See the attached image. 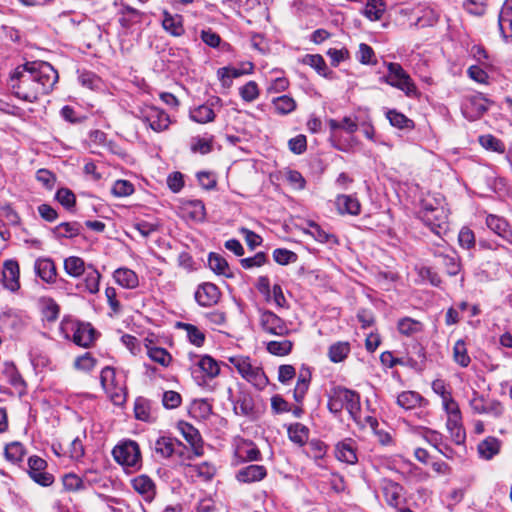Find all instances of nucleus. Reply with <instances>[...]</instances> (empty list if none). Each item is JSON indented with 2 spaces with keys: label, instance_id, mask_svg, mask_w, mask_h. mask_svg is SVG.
Here are the masks:
<instances>
[{
  "label": "nucleus",
  "instance_id": "nucleus-1",
  "mask_svg": "<svg viewBox=\"0 0 512 512\" xmlns=\"http://www.w3.org/2000/svg\"><path fill=\"white\" fill-rule=\"evenodd\" d=\"M57 81L58 73L50 63L30 61L15 69L9 85L15 97L34 103L49 94Z\"/></svg>",
  "mask_w": 512,
  "mask_h": 512
},
{
  "label": "nucleus",
  "instance_id": "nucleus-2",
  "mask_svg": "<svg viewBox=\"0 0 512 512\" xmlns=\"http://www.w3.org/2000/svg\"><path fill=\"white\" fill-rule=\"evenodd\" d=\"M329 141L331 145L342 152H350L353 148V134L358 130V118L345 116L341 120L329 119Z\"/></svg>",
  "mask_w": 512,
  "mask_h": 512
},
{
  "label": "nucleus",
  "instance_id": "nucleus-3",
  "mask_svg": "<svg viewBox=\"0 0 512 512\" xmlns=\"http://www.w3.org/2000/svg\"><path fill=\"white\" fill-rule=\"evenodd\" d=\"M327 406L333 414H339L343 409H346L354 420L360 417V396L357 392L348 388L341 386L333 388Z\"/></svg>",
  "mask_w": 512,
  "mask_h": 512
},
{
  "label": "nucleus",
  "instance_id": "nucleus-4",
  "mask_svg": "<svg viewBox=\"0 0 512 512\" xmlns=\"http://www.w3.org/2000/svg\"><path fill=\"white\" fill-rule=\"evenodd\" d=\"M230 362L241 377L252 384L256 389L263 390L268 385L269 380L262 367L253 363L249 357H231Z\"/></svg>",
  "mask_w": 512,
  "mask_h": 512
},
{
  "label": "nucleus",
  "instance_id": "nucleus-5",
  "mask_svg": "<svg viewBox=\"0 0 512 512\" xmlns=\"http://www.w3.org/2000/svg\"><path fill=\"white\" fill-rule=\"evenodd\" d=\"M387 70V74L382 78L384 82L403 91L408 97L417 95L415 83L399 63H387Z\"/></svg>",
  "mask_w": 512,
  "mask_h": 512
},
{
  "label": "nucleus",
  "instance_id": "nucleus-6",
  "mask_svg": "<svg viewBox=\"0 0 512 512\" xmlns=\"http://www.w3.org/2000/svg\"><path fill=\"white\" fill-rule=\"evenodd\" d=\"M419 217L436 235L447 230V214L441 206H434L430 201L423 200Z\"/></svg>",
  "mask_w": 512,
  "mask_h": 512
},
{
  "label": "nucleus",
  "instance_id": "nucleus-7",
  "mask_svg": "<svg viewBox=\"0 0 512 512\" xmlns=\"http://www.w3.org/2000/svg\"><path fill=\"white\" fill-rule=\"evenodd\" d=\"M136 117L158 133L167 130L171 124L170 116L163 109L153 105L139 107Z\"/></svg>",
  "mask_w": 512,
  "mask_h": 512
},
{
  "label": "nucleus",
  "instance_id": "nucleus-8",
  "mask_svg": "<svg viewBox=\"0 0 512 512\" xmlns=\"http://www.w3.org/2000/svg\"><path fill=\"white\" fill-rule=\"evenodd\" d=\"M114 460L126 467H138L141 461L139 445L132 440L116 445L112 450Z\"/></svg>",
  "mask_w": 512,
  "mask_h": 512
},
{
  "label": "nucleus",
  "instance_id": "nucleus-9",
  "mask_svg": "<svg viewBox=\"0 0 512 512\" xmlns=\"http://www.w3.org/2000/svg\"><path fill=\"white\" fill-rule=\"evenodd\" d=\"M259 324L262 330L270 335L284 337L291 331L286 321L270 310L260 311Z\"/></svg>",
  "mask_w": 512,
  "mask_h": 512
},
{
  "label": "nucleus",
  "instance_id": "nucleus-10",
  "mask_svg": "<svg viewBox=\"0 0 512 512\" xmlns=\"http://www.w3.org/2000/svg\"><path fill=\"white\" fill-rule=\"evenodd\" d=\"M469 405L475 414H486L496 419L504 413V407L498 400H486L477 391H473Z\"/></svg>",
  "mask_w": 512,
  "mask_h": 512
},
{
  "label": "nucleus",
  "instance_id": "nucleus-11",
  "mask_svg": "<svg viewBox=\"0 0 512 512\" xmlns=\"http://www.w3.org/2000/svg\"><path fill=\"white\" fill-rule=\"evenodd\" d=\"M47 462L39 456H31L28 459V474L37 484L48 487L53 484L54 476L45 471Z\"/></svg>",
  "mask_w": 512,
  "mask_h": 512
},
{
  "label": "nucleus",
  "instance_id": "nucleus-12",
  "mask_svg": "<svg viewBox=\"0 0 512 512\" xmlns=\"http://www.w3.org/2000/svg\"><path fill=\"white\" fill-rule=\"evenodd\" d=\"M490 101L478 93L466 98L462 105V113L468 120L479 119L489 107Z\"/></svg>",
  "mask_w": 512,
  "mask_h": 512
},
{
  "label": "nucleus",
  "instance_id": "nucleus-13",
  "mask_svg": "<svg viewBox=\"0 0 512 512\" xmlns=\"http://www.w3.org/2000/svg\"><path fill=\"white\" fill-rule=\"evenodd\" d=\"M184 446L176 438L170 436L159 437L154 444V451L161 458H169L174 454H182Z\"/></svg>",
  "mask_w": 512,
  "mask_h": 512
},
{
  "label": "nucleus",
  "instance_id": "nucleus-14",
  "mask_svg": "<svg viewBox=\"0 0 512 512\" xmlns=\"http://www.w3.org/2000/svg\"><path fill=\"white\" fill-rule=\"evenodd\" d=\"M219 288L210 282L198 286L195 292V300L200 306L210 307L218 303L220 299Z\"/></svg>",
  "mask_w": 512,
  "mask_h": 512
},
{
  "label": "nucleus",
  "instance_id": "nucleus-15",
  "mask_svg": "<svg viewBox=\"0 0 512 512\" xmlns=\"http://www.w3.org/2000/svg\"><path fill=\"white\" fill-rule=\"evenodd\" d=\"M114 6L117 8V14L120 15L118 21L123 28H129L134 23L140 22L143 13L136 8L124 3L122 0H115Z\"/></svg>",
  "mask_w": 512,
  "mask_h": 512
},
{
  "label": "nucleus",
  "instance_id": "nucleus-16",
  "mask_svg": "<svg viewBox=\"0 0 512 512\" xmlns=\"http://www.w3.org/2000/svg\"><path fill=\"white\" fill-rule=\"evenodd\" d=\"M72 339L76 345L88 348L96 339V330L90 323L78 322L73 327Z\"/></svg>",
  "mask_w": 512,
  "mask_h": 512
},
{
  "label": "nucleus",
  "instance_id": "nucleus-17",
  "mask_svg": "<svg viewBox=\"0 0 512 512\" xmlns=\"http://www.w3.org/2000/svg\"><path fill=\"white\" fill-rule=\"evenodd\" d=\"M380 488L389 506L397 508L401 504L403 487L400 484L390 479H382Z\"/></svg>",
  "mask_w": 512,
  "mask_h": 512
},
{
  "label": "nucleus",
  "instance_id": "nucleus-18",
  "mask_svg": "<svg viewBox=\"0 0 512 512\" xmlns=\"http://www.w3.org/2000/svg\"><path fill=\"white\" fill-rule=\"evenodd\" d=\"M486 225L492 232L512 246V230L509 223L504 218L489 214L486 217Z\"/></svg>",
  "mask_w": 512,
  "mask_h": 512
},
{
  "label": "nucleus",
  "instance_id": "nucleus-19",
  "mask_svg": "<svg viewBox=\"0 0 512 512\" xmlns=\"http://www.w3.org/2000/svg\"><path fill=\"white\" fill-rule=\"evenodd\" d=\"M267 476V469L263 465L251 464L239 469L235 478L240 483H254L263 480Z\"/></svg>",
  "mask_w": 512,
  "mask_h": 512
},
{
  "label": "nucleus",
  "instance_id": "nucleus-20",
  "mask_svg": "<svg viewBox=\"0 0 512 512\" xmlns=\"http://www.w3.org/2000/svg\"><path fill=\"white\" fill-rule=\"evenodd\" d=\"M502 447V441L494 436H488L477 445V453L479 458L489 461L497 456Z\"/></svg>",
  "mask_w": 512,
  "mask_h": 512
},
{
  "label": "nucleus",
  "instance_id": "nucleus-21",
  "mask_svg": "<svg viewBox=\"0 0 512 512\" xmlns=\"http://www.w3.org/2000/svg\"><path fill=\"white\" fill-rule=\"evenodd\" d=\"M335 457L337 460L346 464H356L358 462V457L354 441L348 438L338 442L335 446Z\"/></svg>",
  "mask_w": 512,
  "mask_h": 512
},
{
  "label": "nucleus",
  "instance_id": "nucleus-22",
  "mask_svg": "<svg viewBox=\"0 0 512 512\" xmlns=\"http://www.w3.org/2000/svg\"><path fill=\"white\" fill-rule=\"evenodd\" d=\"M434 256L441 259V264L449 276H456L461 271V261L458 254L449 250L448 252L436 250Z\"/></svg>",
  "mask_w": 512,
  "mask_h": 512
},
{
  "label": "nucleus",
  "instance_id": "nucleus-23",
  "mask_svg": "<svg viewBox=\"0 0 512 512\" xmlns=\"http://www.w3.org/2000/svg\"><path fill=\"white\" fill-rule=\"evenodd\" d=\"M182 216L195 222H203L206 218L205 205L201 200H188L181 206Z\"/></svg>",
  "mask_w": 512,
  "mask_h": 512
},
{
  "label": "nucleus",
  "instance_id": "nucleus-24",
  "mask_svg": "<svg viewBox=\"0 0 512 512\" xmlns=\"http://www.w3.org/2000/svg\"><path fill=\"white\" fill-rule=\"evenodd\" d=\"M234 411L238 415L255 417L256 410L252 395L246 391H240L234 403Z\"/></svg>",
  "mask_w": 512,
  "mask_h": 512
},
{
  "label": "nucleus",
  "instance_id": "nucleus-25",
  "mask_svg": "<svg viewBox=\"0 0 512 512\" xmlns=\"http://www.w3.org/2000/svg\"><path fill=\"white\" fill-rule=\"evenodd\" d=\"M335 203L340 214L357 216L361 212V204L353 195H338Z\"/></svg>",
  "mask_w": 512,
  "mask_h": 512
},
{
  "label": "nucleus",
  "instance_id": "nucleus-26",
  "mask_svg": "<svg viewBox=\"0 0 512 512\" xmlns=\"http://www.w3.org/2000/svg\"><path fill=\"white\" fill-rule=\"evenodd\" d=\"M84 274L85 278L83 282L77 284V289L88 292L89 294H97L99 292L101 274L91 265L88 266Z\"/></svg>",
  "mask_w": 512,
  "mask_h": 512
},
{
  "label": "nucleus",
  "instance_id": "nucleus-27",
  "mask_svg": "<svg viewBox=\"0 0 512 512\" xmlns=\"http://www.w3.org/2000/svg\"><path fill=\"white\" fill-rule=\"evenodd\" d=\"M162 27L174 37L182 36L185 32L182 16L168 11L163 12Z\"/></svg>",
  "mask_w": 512,
  "mask_h": 512
},
{
  "label": "nucleus",
  "instance_id": "nucleus-28",
  "mask_svg": "<svg viewBox=\"0 0 512 512\" xmlns=\"http://www.w3.org/2000/svg\"><path fill=\"white\" fill-rule=\"evenodd\" d=\"M132 486L146 501H152L155 497V484L146 475H139L132 480Z\"/></svg>",
  "mask_w": 512,
  "mask_h": 512
},
{
  "label": "nucleus",
  "instance_id": "nucleus-29",
  "mask_svg": "<svg viewBox=\"0 0 512 512\" xmlns=\"http://www.w3.org/2000/svg\"><path fill=\"white\" fill-rule=\"evenodd\" d=\"M35 272L45 282L52 283L56 279V267L50 258H39L35 261Z\"/></svg>",
  "mask_w": 512,
  "mask_h": 512
},
{
  "label": "nucleus",
  "instance_id": "nucleus-30",
  "mask_svg": "<svg viewBox=\"0 0 512 512\" xmlns=\"http://www.w3.org/2000/svg\"><path fill=\"white\" fill-rule=\"evenodd\" d=\"M3 278L6 288L11 291L19 288V265L17 261L7 260L4 263Z\"/></svg>",
  "mask_w": 512,
  "mask_h": 512
},
{
  "label": "nucleus",
  "instance_id": "nucleus-31",
  "mask_svg": "<svg viewBox=\"0 0 512 512\" xmlns=\"http://www.w3.org/2000/svg\"><path fill=\"white\" fill-rule=\"evenodd\" d=\"M115 282L126 289H134L139 285L137 274L129 268H118L113 273Z\"/></svg>",
  "mask_w": 512,
  "mask_h": 512
},
{
  "label": "nucleus",
  "instance_id": "nucleus-32",
  "mask_svg": "<svg viewBox=\"0 0 512 512\" xmlns=\"http://www.w3.org/2000/svg\"><path fill=\"white\" fill-rule=\"evenodd\" d=\"M178 429L183 435V437L186 439V441L193 447L196 454L199 455L200 453L198 452V449L201 448V436L199 431L196 428H194L191 424L184 421H180L178 423Z\"/></svg>",
  "mask_w": 512,
  "mask_h": 512
},
{
  "label": "nucleus",
  "instance_id": "nucleus-33",
  "mask_svg": "<svg viewBox=\"0 0 512 512\" xmlns=\"http://www.w3.org/2000/svg\"><path fill=\"white\" fill-rule=\"evenodd\" d=\"M461 420V416L454 415L452 417H448L446 422L450 436L457 445L463 444L466 438L465 430L462 426Z\"/></svg>",
  "mask_w": 512,
  "mask_h": 512
},
{
  "label": "nucleus",
  "instance_id": "nucleus-34",
  "mask_svg": "<svg viewBox=\"0 0 512 512\" xmlns=\"http://www.w3.org/2000/svg\"><path fill=\"white\" fill-rule=\"evenodd\" d=\"M214 101L211 104H203L190 110V118L196 123L205 124L212 122L215 119V112L212 108Z\"/></svg>",
  "mask_w": 512,
  "mask_h": 512
},
{
  "label": "nucleus",
  "instance_id": "nucleus-35",
  "mask_svg": "<svg viewBox=\"0 0 512 512\" xmlns=\"http://www.w3.org/2000/svg\"><path fill=\"white\" fill-rule=\"evenodd\" d=\"M424 398L415 391H403L397 396V404L405 409L411 410L423 405Z\"/></svg>",
  "mask_w": 512,
  "mask_h": 512
},
{
  "label": "nucleus",
  "instance_id": "nucleus-36",
  "mask_svg": "<svg viewBox=\"0 0 512 512\" xmlns=\"http://www.w3.org/2000/svg\"><path fill=\"white\" fill-rule=\"evenodd\" d=\"M237 455L243 461H260L262 455L257 446L251 441H243L237 446Z\"/></svg>",
  "mask_w": 512,
  "mask_h": 512
},
{
  "label": "nucleus",
  "instance_id": "nucleus-37",
  "mask_svg": "<svg viewBox=\"0 0 512 512\" xmlns=\"http://www.w3.org/2000/svg\"><path fill=\"white\" fill-rule=\"evenodd\" d=\"M135 418L144 422H152V403L144 397H138L134 403Z\"/></svg>",
  "mask_w": 512,
  "mask_h": 512
},
{
  "label": "nucleus",
  "instance_id": "nucleus-38",
  "mask_svg": "<svg viewBox=\"0 0 512 512\" xmlns=\"http://www.w3.org/2000/svg\"><path fill=\"white\" fill-rule=\"evenodd\" d=\"M176 327L186 331L189 342L197 347L203 346L205 334L195 325L184 322H177Z\"/></svg>",
  "mask_w": 512,
  "mask_h": 512
},
{
  "label": "nucleus",
  "instance_id": "nucleus-39",
  "mask_svg": "<svg viewBox=\"0 0 512 512\" xmlns=\"http://www.w3.org/2000/svg\"><path fill=\"white\" fill-rule=\"evenodd\" d=\"M196 365L204 375L210 379H213L220 374L219 363L210 355L201 356Z\"/></svg>",
  "mask_w": 512,
  "mask_h": 512
},
{
  "label": "nucleus",
  "instance_id": "nucleus-40",
  "mask_svg": "<svg viewBox=\"0 0 512 512\" xmlns=\"http://www.w3.org/2000/svg\"><path fill=\"white\" fill-rule=\"evenodd\" d=\"M350 343L347 341H339L332 344L328 350V357L333 363H340L347 358L350 353Z\"/></svg>",
  "mask_w": 512,
  "mask_h": 512
},
{
  "label": "nucleus",
  "instance_id": "nucleus-41",
  "mask_svg": "<svg viewBox=\"0 0 512 512\" xmlns=\"http://www.w3.org/2000/svg\"><path fill=\"white\" fill-rule=\"evenodd\" d=\"M57 238H73L80 234L81 224L78 222H63L52 229Z\"/></svg>",
  "mask_w": 512,
  "mask_h": 512
},
{
  "label": "nucleus",
  "instance_id": "nucleus-42",
  "mask_svg": "<svg viewBox=\"0 0 512 512\" xmlns=\"http://www.w3.org/2000/svg\"><path fill=\"white\" fill-rule=\"evenodd\" d=\"M386 10V4L383 0H368L363 14L371 21L380 20Z\"/></svg>",
  "mask_w": 512,
  "mask_h": 512
},
{
  "label": "nucleus",
  "instance_id": "nucleus-43",
  "mask_svg": "<svg viewBox=\"0 0 512 512\" xmlns=\"http://www.w3.org/2000/svg\"><path fill=\"white\" fill-rule=\"evenodd\" d=\"M64 270L71 277L78 278L86 271L85 262L77 256H70L64 260Z\"/></svg>",
  "mask_w": 512,
  "mask_h": 512
},
{
  "label": "nucleus",
  "instance_id": "nucleus-44",
  "mask_svg": "<svg viewBox=\"0 0 512 512\" xmlns=\"http://www.w3.org/2000/svg\"><path fill=\"white\" fill-rule=\"evenodd\" d=\"M275 112L279 115H287L293 112L296 107V101L289 95L276 97L272 101Z\"/></svg>",
  "mask_w": 512,
  "mask_h": 512
},
{
  "label": "nucleus",
  "instance_id": "nucleus-45",
  "mask_svg": "<svg viewBox=\"0 0 512 512\" xmlns=\"http://www.w3.org/2000/svg\"><path fill=\"white\" fill-rule=\"evenodd\" d=\"M208 265L213 272L219 275H224L226 277L232 276L226 259L217 253L211 252L209 254Z\"/></svg>",
  "mask_w": 512,
  "mask_h": 512
},
{
  "label": "nucleus",
  "instance_id": "nucleus-46",
  "mask_svg": "<svg viewBox=\"0 0 512 512\" xmlns=\"http://www.w3.org/2000/svg\"><path fill=\"white\" fill-rule=\"evenodd\" d=\"M293 348V342L287 339H283L280 341H269L266 343V350L275 356H286L291 353Z\"/></svg>",
  "mask_w": 512,
  "mask_h": 512
},
{
  "label": "nucleus",
  "instance_id": "nucleus-47",
  "mask_svg": "<svg viewBox=\"0 0 512 512\" xmlns=\"http://www.w3.org/2000/svg\"><path fill=\"white\" fill-rule=\"evenodd\" d=\"M397 328L402 335L412 336L422 331L423 324L410 317H404L398 321Z\"/></svg>",
  "mask_w": 512,
  "mask_h": 512
},
{
  "label": "nucleus",
  "instance_id": "nucleus-48",
  "mask_svg": "<svg viewBox=\"0 0 512 512\" xmlns=\"http://www.w3.org/2000/svg\"><path fill=\"white\" fill-rule=\"evenodd\" d=\"M288 436L292 442L302 446L308 440L309 429L301 423L291 424L288 427Z\"/></svg>",
  "mask_w": 512,
  "mask_h": 512
},
{
  "label": "nucleus",
  "instance_id": "nucleus-49",
  "mask_svg": "<svg viewBox=\"0 0 512 512\" xmlns=\"http://www.w3.org/2000/svg\"><path fill=\"white\" fill-rule=\"evenodd\" d=\"M386 117L389 120L390 124L396 128L407 130H411L414 128L413 120L409 119L403 113H400L397 110H389L386 113Z\"/></svg>",
  "mask_w": 512,
  "mask_h": 512
},
{
  "label": "nucleus",
  "instance_id": "nucleus-50",
  "mask_svg": "<svg viewBox=\"0 0 512 512\" xmlns=\"http://www.w3.org/2000/svg\"><path fill=\"white\" fill-rule=\"evenodd\" d=\"M303 63L314 68L321 76L328 77L329 71L324 58L319 54H307L303 58Z\"/></svg>",
  "mask_w": 512,
  "mask_h": 512
},
{
  "label": "nucleus",
  "instance_id": "nucleus-51",
  "mask_svg": "<svg viewBox=\"0 0 512 512\" xmlns=\"http://www.w3.org/2000/svg\"><path fill=\"white\" fill-rule=\"evenodd\" d=\"M4 455L8 461L18 463L22 461L25 455V448L23 444L18 441L11 442L5 446Z\"/></svg>",
  "mask_w": 512,
  "mask_h": 512
},
{
  "label": "nucleus",
  "instance_id": "nucleus-52",
  "mask_svg": "<svg viewBox=\"0 0 512 512\" xmlns=\"http://www.w3.org/2000/svg\"><path fill=\"white\" fill-rule=\"evenodd\" d=\"M453 359L461 367H467L470 364L471 358L468 355L466 343L464 340L459 339L454 344Z\"/></svg>",
  "mask_w": 512,
  "mask_h": 512
},
{
  "label": "nucleus",
  "instance_id": "nucleus-53",
  "mask_svg": "<svg viewBox=\"0 0 512 512\" xmlns=\"http://www.w3.org/2000/svg\"><path fill=\"white\" fill-rule=\"evenodd\" d=\"M100 382L105 392L116 389L119 385L116 380L115 369L110 366L104 367L100 374Z\"/></svg>",
  "mask_w": 512,
  "mask_h": 512
},
{
  "label": "nucleus",
  "instance_id": "nucleus-54",
  "mask_svg": "<svg viewBox=\"0 0 512 512\" xmlns=\"http://www.w3.org/2000/svg\"><path fill=\"white\" fill-rule=\"evenodd\" d=\"M247 73L244 70L235 68V67H222L217 71V75L220 78L223 86L230 87L232 84V79L238 78L243 74Z\"/></svg>",
  "mask_w": 512,
  "mask_h": 512
},
{
  "label": "nucleus",
  "instance_id": "nucleus-55",
  "mask_svg": "<svg viewBox=\"0 0 512 512\" xmlns=\"http://www.w3.org/2000/svg\"><path fill=\"white\" fill-rule=\"evenodd\" d=\"M479 143L486 150H490V151L497 152V153L505 152L504 143L500 139L496 138L495 136H493L491 134L480 136Z\"/></svg>",
  "mask_w": 512,
  "mask_h": 512
},
{
  "label": "nucleus",
  "instance_id": "nucleus-56",
  "mask_svg": "<svg viewBox=\"0 0 512 512\" xmlns=\"http://www.w3.org/2000/svg\"><path fill=\"white\" fill-rule=\"evenodd\" d=\"M147 353H148L149 358L152 361H154L164 367H167L172 360V357L168 353V351L161 347H151L148 349Z\"/></svg>",
  "mask_w": 512,
  "mask_h": 512
},
{
  "label": "nucleus",
  "instance_id": "nucleus-57",
  "mask_svg": "<svg viewBox=\"0 0 512 512\" xmlns=\"http://www.w3.org/2000/svg\"><path fill=\"white\" fill-rule=\"evenodd\" d=\"M327 453V445L319 440L312 439L308 442L307 454L315 460L322 459Z\"/></svg>",
  "mask_w": 512,
  "mask_h": 512
},
{
  "label": "nucleus",
  "instance_id": "nucleus-58",
  "mask_svg": "<svg viewBox=\"0 0 512 512\" xmlns=\"http://www.w3.org/2000/svg\"><path fill=\"white\" fill-rule=\"evenodd\" d=\"M56 200L66 209L70 210L75 206V194L68 188H60L55 195Z\"/></svg>",
  "mask_w": 512,
  "mask_h": 512
},
{
  "label": "nucleus",
  "instance_id": "nucleus-59",
  "mask_svg": "<svg viewBox=\"0 0 512 512\" xmlns=\"http://www.w3.org/2000/svg\"><path fill=\"white\" fill-rule=\"evenodd\" d=\"M239 94L245 102H253L259 97V88L255 81H249L239 89Z\"/></svg>",
  "mask_w": 512,
  "mask_h": 512
},
{
  "label": "nucleus",
  "instance_id": "nucleus-60",
  "mask_svg": "<svg viewBox=\"0 0 512 512\" xmlns=\"http://www.w3.org/2000/svg\"><path fill=\"white\" fill-rule=\"evenodd\" d=\"M273 259L280 265H287L297 260V254L285 248H277L273 251Z\"/></svg>",
  "mask_w": 512,
  "mask_h": 512
},
{
  "label": "nucleus",
  "instance_id": "nucleus-61",
  "mask_svg": "<svg viewBox=\"0 0 512 512\" xmlns=\"http://www.w3.org/2000/svg\"><path fill=\"white\" fill-rule=\"evenodd\" d=\"M36 179L40 182L46 189L52 190L56 183V175L48 169H39L36 172Z\"/></svg>",
  "mask_w": 512,
  "mask_h": 512
},
{
  "label": "nucleus",
  "instance_id": "nucleus-62",
  "mask_svg": "<svg viewBox=\"0 0 512 512\" xmlns=\"http://www.w3.org/2000/svg\"><path fill=\"white\" fill-rule=\"evenodd\" d=\"M134 192V186L127 180H117L112 187V193L116 197H126Z\"/></svg>",
  "mask_w": 512,
  "mask_h": 512
},
{
  "label": "nucleus",
  "instance_id": "nucleus-63",
  "mask_svg": "<svg viewBox=\"0 0 512 512\" xmlns=\"http://www.w3.org/2000/svg\"><path fill=\"white\" fill-rule=\"evenodd\" d=\"M95 364H96L95 358H93L89 352H86L85 354H83L75 359L74 367L77 370L89 372L94 368Z\"/></svg>",
  "mask_w": 512,
  "mask_h": 512
},
{
  "label": "nucleus",
  "instance_id": "nucleus-64",
  "mask_svg": "<svg viewBox=\"0 0 512 512\" xmlns=\"http://www.w3.org/2000/svg\"><path fill=\"white\" fill-rule=\"evenodd\" d=\"M182 397L176 391H166L163 394L162 403L166 409H175L181 405Z\"/></svg>",
  "mask_w": 512,
  "mask_h": 512
}]
</instances>
